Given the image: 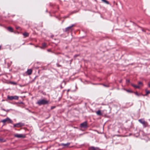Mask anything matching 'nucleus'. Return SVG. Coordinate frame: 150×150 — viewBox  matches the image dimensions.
Instances as JSON below:
<instances>
[{
    "label": "nucleus",
    "mask_w": 150,
    "mask_h": 150,
    "mask_svg": "<svg viewBox=\"0 0 150 150\" xmlns=\"http://www.w3.org/2000/svg\"><path fill=\"white\" fill-rule=\"evenodd\" d=\"M148 84L149 87H150V81L149 82Z\"/></svg>",
    "instance_id": "obj_26"
},
{
    "label": "nucleus",
    "mask_w": 150,
    "mask_h": 150,
    "mask_svg": "<svg viewBox=\"0 0 150 150\" xmlns=\"http://www.w3.org/2000/svg\"><path fill=\"white\" fill-rule=\"evenodd\" d=\"M98 148L93 146L90 147L89 148V150H98Z\"/></svg>",
    "instance_id": "obj_7"
},
{
    "label": "nucleus",
    "mask_w": 150,
    "mask_h": 150,
    "mask_svg": "<svg viewBox=\"0 0 150 150\" xmlns=\"http://www.w3.org/2000/svg\"><path fill=\"white\" fill-rule=\"evenodd\" d=\"M20 28V27H16V29H19Z\"/></svg>",
    "instance_id": "obj_25"
},
{
    "label": "nucleus",
    "mask_w": 150,
    "mask_h": 150,
    "mask_svg": "<svg viewBox=\"0 0 150 150\" xmlns=\"http://www.w3.org/2000/svg\"><path fill=\"white\" fill-rule=\"evenodd\" d=\"M103 86H106L105 85H103Z\"/></svg>",
    "instance_id": "obj_31"
},
{
    "label": "nucleus",
    "mask_w": 150,
    "mask_h": 150,
    "mask_svg": "<svg viewBox=\"0 0 150 150\" xmlns=\"http://www.w3.org/2000/svg\"><path fill=\"white\" fill-rule=\"evenodd\" d=\"M20 103V104H23V103L22 102H21Z\"/></svg>",
    "instance_id": "obj_29"
},
{
    "label": "nucleus",
    "mask_w": 150,
    "mask_h": 150,
    "mask_svg": "<svg viewBox=\"0 0 150 150\" xmlns=\"http://www.w3.org/2000/svg\"><path fill=\"white\" fill-rule=\"evenodd\" d=\"M7 29L10 32H13V29L12 27H9L7 28Z\"/></svg>",
    "instance_id": "obj_12"
},
{
    "label": "nucleus",
    "mask_w": 150,
    "mask_h": 150,
    "mask_svg": "<svg viewBox=\"0 0 150 150\" xmlns=\"http://www.w3.org/2000/svg\"><path fill=\"white\" fill-rule=\"evenodd\" d=\"M3 110H4V111H6V112H8L9 111V110H6L5 109H3Z\"/></svg>",
    "instance_id": "obj_27"
},
{
    "label": "nucleus",
    "mask_w": 150,
    "mask_h": 150,
    "mask_svg": "<svg viewBox=\"0 0 150 150\" xmlns=\"http://www.w3.org/2000/svg\"><path fill=\"white\" fill-rule=\"evenodd\" d=\"M17 125H17V124H15V125H14V127H17Z\"/></svg>",
    "instance_id": "obj_24"
},
{
    "label": "nucleus",
    "mask_w": 150,
    "mask_h": 150,
    "mask_svg": "<svg viewBox=\"0 0 150 150\" xmlns=\"http://www.w3.org/2000/svg\"><path fill=\"white\" fill-rule=\"evenodd\" d=\"M58 66H60L58 65Z\"/></svg>",
    "instance_id": "obj_32"
},
{
    "label": "nucleus",
    "mask_w": 150,
    "mask_h": 150,
    "mask_svg": "<svg viewBox=\"0 0 150 150\" xmlns=\"http://www.w3.org/2000/svg\"><path fill=\"white\" fill-rule=\"evenodd\" d=\"M14 136L17 138H24L25 137V136L23 134H14Z\"/></svg>",
    "instance_id": "obj_6"
},
{
    "label": "nucleus",
    "mask_w": 150,
    "mask_h": 150,
    "mask_svg": "<svg viewBox=\"0 0 150 150\" xmlns=\"http://www.w3.org/2000/svg\"><path fill=\"white\" fill-rule=\"evenodd\" d=\"M125 90L128 93H131L132 92V91H131L130 89Z\"/></svg>",
    "instance_id": "obj_16"
},
{
    "label": "nucleus",
    "mask_w": 150,
    "mask_h": 150,
    "mask_svg": "<svg viewBox=\"0 0 150 150\" xmlns=\"http://www.w3.org/2000/svg\"><path fill=\"white\" fill-rule=\"evenodd\" d=\"M24 38L28 37L29 36V33H28L25 32L23 34Z\"/></svg>",
    "instance_id": "obj_11"
},
{
    "label": "nucleus",
    "mask_w": 150,
    "mask_h": 150,
    "mask_svg": "<svg viewBox=\"0 0 150 150\" xmlns=\"http://www.w3.org/2000/svg\"><path fill=\"white\" fill-rule=\"evenodd\" d=\"M17 125H17V127H20L23 125L21 123H17Z\"/></svg>",
    "instance_id": "obj_13"
},
{
    "label": "nucleus",
    "mask_w": 150,
    "mask_h": 150,
    "mask_svg": "<svg viewBox=\"0 0 150 150\" xmlns=\"http://www.w3.org/2000/svg\"><path fill=\"white\" fill-rule=\"evenodd\" d=\"M1 122L5 124L6 122L8 123H12L13 121L9 118L7 117L1 120Z\"/></svg>",
    "instance_id": "obj_1"
},
{
    "label": "nucleus",
    "mask_w": 150,
    "mask_h": 150,
    "mask_svg": "<svg viewBox=\"0 0 150 150\" xmlns=\"http://www.w3.org/2000/svg\"><path fill=\"white\" fill-rule=\"evenodd\" d=\"M5 141V140H4L2 138H0V142H3Z\"/></svg>",
    "instance_id": "obj_18"
},
{
    "label": "nucleus",
    "mask_w": 150,
    "mask_h": 150,
    "mask_svg": "<svg viewBox=\"0 0 150 150\" xmlns=\"http://www.w3.org/2000/svg\"><path fill=\"white\" fill-rule=\"evenodd\" d=\"M146 95L150 93V91H146Z\"/></svg>",
    "instance_id": "obj_20"
},
{
    "label": "nucleus",
    "mask_w": 150,
    "mask_h": 150,
    "mask_svg": "<svg viewBox=\"0 0 150 150\" xmlns=\"http://www.w3.org/2000/svg\"><path fill=\"white\" fill-rule=\"evenodd\" d=\"M74 26V25L73 24L71 26H69L67 28H65V31L67 32L69 30H70L72 27Z\"/></svg>",
    "instance_id": "obj_8"
},
{
    "label": "nucleus",
    "mask_w": 150,
    "mask_h": 150,
    "mask_svg": "<svg viewBox=\"0 0 150 150\" xmlns=\"http://www.w3.org/2000/svg\"><path fill=\"white\" fill-rule=\"evenodd\" d=\"M103 1L106 4H109V3L108 2L106 1V0H101Z\"/></svg>",
    "instance_id": "obj_15"
},
{
    "label": "nucleus",
    "mask_w": 150,
    "mask_h": 150,
    "mask_svg": "<svg viewBox=\"0 0 150 150\" xmlns=\"http://www.w3.org/2000/svg\"><path fill=\"white\" fill-rule=\"evenodd\" d=\"M32 70L31 69H28L27 71V73L28 75H30L32 74Z\"/></svg>",
    "instance_id": "obj_9"
},
{
    "label": "nucleus",
    "mask_w": 150,
    "mask_h": 150,
    "mask_svg": "<svg viewBox=\"0 0 150 150\" xmlns=\"http://www.w3.org/2000/svg\"><path fill=\"white\" fill-rule=\"evenodd\" d=\"M132 85L135 88H139V86H137L133 84H132Z\"/></svg>",
    "instance_id": "obj_14"
},
{
    "label": "nucleus",
    "mask_w": 150,
    "mask_h": 150,
    "mask_svg": "<svg viewBox=\"0 0 150 150\" xmlns=\"http://www.w3.org/2000/svg\"><path fill=\"white\" fill-rule=\"evenodd\" d=\"M78 56V55H74V57H76Z\"/></svg>",
    "instance_id": "obj_28"
},
{
    "label": "nucleus",
    "mask_w": 150,
    "mask_h": 150,
    "mask_svg": "<svg viewBox=\"0 0 150 150\" xmlns=\"http://www.w3.org/2000/svg\"><path fill=\"white\" fill-rule=\"evenodd\" d=\"M54 108V107H52L51 109H52Z\"/></svg>",
    "instance_id": "obj_30"
},
{
    "label": "nucleus",
    "mask_w": 150,
    "mask_h": 150,
    "mask_svg": "<svg viewBox=\"0 0 150 150\" xmlns=\"http://www.w3.org/2000/svg\"><path fill=\"white\" fill-rule=\"evenodd\" d=\"M135 94L136 95H137V96H139V94L137 92H135Z\"/></svg>",
    "instance_id": "obj_21"
},
{
    "label": "nucleus",
    "mask_w": 150,
    "mask_h": 150,
    "mask_svg": "<svg viewBox=\"0 0 150 150\" xmlns=\"http://www.w3.org/2000/svg\"><path fill=\"white\" fill-rule=\"evenodd\" d=\"M96 114L98 115H102V113H101L100 110H98L96 112Z\"/></svg>",
    "instance_id": "obj_10"
},
{
    "label": "nucleus",
    "mask_w": 150,
    "mask_h": 150,
    "mask_svg": "<svg viewBox=\"0 0 150 150\" xmlns=\"http://www.w3.org/2000/svg\"><path fill=\"white\" fill-rule=\"evenodd\" d=\"M126 83H129L130 82V81L129 80H128V79H127L126 80Z\"/></svg>",
    "instance_id": "obj_22"
},
{
    "label": "nucleus",
    "mask_w": 150,
    "mask_h": 150,
    "mask_svg": "<svg viewBox=\"0 0 150 150\" xmlns=\"http://www.w3.org/2000/svg\"><path fill=\"white\" fill-rule=\"evenodd\" d=\"M80 127L82 128H85L87 127V123L86 122H84L80 124Z\"/></svg>",
    "instance_id": "obj_5"
},
{
    "label": "nucleus",
    "mask_w": 150,
    "mask_h": 150,
    "mask_svg": "<svg viewBox=\"0 0 150 150\" xmlns=\"http://www.w3.org/2000/svg\"><path fill=\"white\" fill-rule=\"evenodd\" d=\"M18 96H7V99L10 100H12L13 99L18 100Z\"/></svg>",
    "instance_id": "obj_3"
},
{
    "label": "nucleus",
    "mask_w": 150,
    "mask_h": 150,
    "mask_svg": "<svg viewBox=\"0 0 150 150\" xmlns=\"http://www.w3.org/2000/svg\"><path fill=\"white\" fill-rule=\"evenodd\" d=\"M138 121L140 123H142L144 127H146L147 125V122H145L144 120L143 119H139Z\"/></svg>",
    "instance_id": "obj_4"
},
{
    "label": "nucleus",
    "mask_w": 150,
    "mask_h": 150,
    "mask_svg": "<svg viewBox=\"0 0 150 150\" xmlns=\"http://www.w3.org/2000/svg\"><path fill=\"white\" fill-rule=\"evenodd\" d=\"M138 84L139 85H142V83L141 82H138Z\"/></svg>",
    "instance_id": "obj_23"
},
{
    "label": "nucleus",
    "mask_w": 150,
    "mask_h": 150,
    "mask_svg": "<svg viewBox=\"0 0 150 150\" xmlns=\"http://www.w3.org/2000/svg\"><path fill=\"white\" fill-rule=\"evenodd\" d=\"M48 103V101H47L44 99L39 100L37 102V103L40 105H42L46 104Z\"/></svg>",
    "instance_id": "obj_2"
},
{
    "label": "nucleus",
    "mask_w": 150,
    "mask_h": 150,
    "mask_svg": "<svg viewBox=\"0 0 150 150\" xmlns=\"http://www.w3.org/2000/svg\"><path fill=\"white\" fill-rule=\"evenodd\" d=\"M46 44L45 43H43L42 44V46L43 47H45L46 46Z\"/></svg>",
    "instance_id": "obj_19"
},
{
    "label": "nucleus",
    "mask_w": 150,
    "mask_h": 150,
    "mask_svg": "<svg viewBox=\"0 0 150 150\" xmlns=\"http://www.w3.org/2000/svg\"><path fill=\"white\" fill-rule=\"evenodd\" d=\"M69 144V143H67V144H62L61 145L65 146H66L68 145Z\"/></svg>",
    "instance_id": "obj_17"
}]
</instances>
